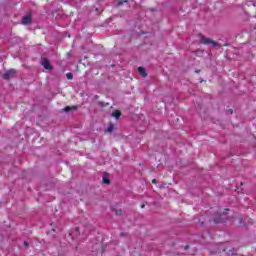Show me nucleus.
Returning a JSON list of instances; mask_svg holds the SVG:
<instances>
[{
  "label": "nucleus",
  "mask_w": 256,
  "mask_h": 256,
  "mask_svg": "<svg viewBox=\"0 0 256 256\" xmlns=\"http://www.w3.org/2000/svg\"><path fill=\"white\" fill-rule=\"evenodd\" d=\"M123 3H129V0H122Z\"/></svg>",
  "instance_id": "f3484780"
},
{
  "label": "nucleus",
  "mask_w": 256,
  "mask_h": 256,
  "mask_svg": "<svg viewBox=\"0 0 256 256\" xmlns=\"http://www.w3.org/2000/svg\"><path fill=\"white\" fill-rule=\"evenodd\" d=\"M227 211H229V209H225V212H223V215H227Z\"/></svg>",
  "instance_id": "dca6fc26"
},
{
  "label": "nucleus",
  "mask_w": 256,
  "mask_h": 256,
  "mask_svg": "<svg viewBox=\"0 0 256 256\" xmlns=\"http://www.w3.org/2000/svg\"><path fill=\"white\" fill-rule=\"evenodd\" d=\"M112 117H115V119H116L117 121H119V119L121 118V111L115 110V111L112 113Z\"/></svg>",
  "instance_id": "1a4fd4ad"
},
{
  "label": "nucleus",
  "mask_w": 256,
  "mask_h": 256,
  "mask_svg": "<svg viewBox=\"0 0 256 256\" xmlns=\"http://www.w3.org/2000/svg\"><path fill=\"white\" fill-rule=\"evenodd\" d=\"M200 43H202V45H212L213 47H219L218 42L213 41V40H211V38H208L205 36H201Z\"/></svg>",
  "instance_id": "f257e3e1"
},
{
  "label": "nucleus",
  "mask_w": 256,
  "mask_h": 256,
  "mask_svg": "<svg viewBox=\"0 0 256 256\" xmlns=\"http://www.w3.org/2000/svg\"><path fill=\"white\" fill-rule=\"evenodd\" d=\"M24 247H29V243L27 241L24 242Z\"/></svg>",
  "instance_id": "2eb2a0df"
},
{
  "label": "nucleus",
  "mask_w": 256,
  "mask_h": 256,
  "mask_svg": "<svg viewBox=\"0 0 256 256\" xmlns=\"http://www.w3.org/2000/svg\"><path fill=\"white\" fill-rule=\"evenodd\" d=\"M125 236H127V233H124V232L120 233V237H125Z\"/></svg>",
  "instance_id": "4468645a"
},
{
  "label": "nucleus",
  "mask_w": 256,
  "mask_h": 256,
  "mask_svg": "<svg viewBox=\"0 0 256 256\" xmlns=\"http://www.w3.org/2000/svg\"><path fill=\"white\" fill-rule=\"evenodd\" d=\"M63 111L69 113V111H77V106H66Z\"/></svg>",
  "instance_id": "6e6552de"
},
{
  "label": "nucleus",
  "mask_w": 256,
  "mask_h": 256,
  "mask_svg": "<svg viewBox=\"0 0 256 256\" xmlns=\"http://www.w3.org/2000/svg\"><path fill=\"white\" fill-rule=\"evenodd\" d=\"M103 183H105V185H111V180H109V178H107V176H103L102 178Z\"/></svg>",
  "instance_id": "9d476101"
},
{
  "label": "nucleus",
  "mask_w": 256,
  "mask_h": 256,
  "mask_svg": "<svg viewBox=\"0 0 256 256\" xmlns=\"http://www.w3.org/2000/svg\"><path fill=\"white\" fill-rule=\"evenodd\" d=\"M2 77L3 79H5V81H9V79H14V77H17V70L10 69L6 71Z\"/></svg>",
  "instance_id": "f03ea898"
},
{
  "label": "nucleus",
  "mask_w": 256,
  "mask_h": 256,
  "mask_svg": "<svg viewBox=\"0 0 256 256\" xmlns=\"http://www.w3.org/2000/svg\"><path fill=\"white\" fill-rule=\"evenodd\" d=\"M121 5H123V0L117 2V7H121Z\"/></svg>",
  "instance_id": "ddd939ff"
},
{
  "label": "nucleus",
  "mask_w": 256,
  "mask_h": 256,
  "mask_svg": "<svg viewBox=\"0 0 256 256\" xmlns=\"http://www.w3.org/2000/svg\"><path fill=\"white\" fill-rule=\"evenodd\" d=\"M184 249H185V251H187V249H189V246H185Z\"/></svg>",
  "instance_id": "aec40b11"
},
{
  "label": "nucleus",
  "mask_w": 256,
  "mask_h": 256,
  "mask_svg": "<svg viewBox=\"0 0 256 256\" xmlns=\"http://www.w3.org/2000/svg\"><path fill=\"white\" fill-rule=\"evenodd\" d=\"M112 211H114L115 215H123V210H121V209L117 210V209L113 208Z\"/></svg>",
  "instance_id": "9b49d317"
},
{
  "label": "nucleus",
  "mask_w": 256,
  "mask_h": 256,
  "mask_svg": "<svg viewBox=\"0 0 256 256\" xmlns=\"http://www.w3.org/2000/svg\"><path fill=\"white\" fill-rule=\"evenodd\" d=\"M76 231H79V227H76Z\"/></svg>",
  "instance_id": "4be33fe9"
},
{
  "label": "nucleus",
  "mask_w": 256,
  "mask_h": 256,
  "mask_svg": "<svg viewBox=\"0 0 256 256\" xmlns=\"http://www.w3.org/2000/svg\"><path fill=\"white\" fill-rule=\"evenodd\" d=\"M216 216H215V218H214V223H216V224H219V223H223L225 220L223 219V218H221V215H223V214H221V213H219V212H216V214H215Z\"/></svg>",
  "instance_id": "20e7f679"
},
{
  "label": "nucleus",
  "mask_w": 256,
  "mask_h": 256,
  "mask_svg": "<svg viewBox=\"0 0 256 256\" xmlns=\"http://www.w3.org/2000/svg\"><path fill=\"white\" fill-rule=\"evenodd\" d=\"M141 209H145V204H142V205H141Z\"/></svg>",
  "instance_id": "6ab92c4d"
},
{
  "label": "nucleus",
  "mask_w": 256,
  "mask_h": 256,
  "mask_svg": "<svg viewBox=\"0 0 256 256\" xmlns=\"http://www.w3.org/2000/svg\"><path fill=\"white\" fill-rule=\"evenodd\" d=\"M40 65H42V67H44V69H46L47 71H53V66L47 58H42Z\"/></svg>",
  "instance_id": "7ed1b4c3"
},
{
  "label": "nucleus",
  "mask_w": 256,
  "mask_h": 256,
  "mask_svg": "<svg viewBox=\"0 0 256 256\" xmlns=\"http://www.w3.org/2000/svg\"><path fill=\"white\" fill-rule=\"evenodd\" d=\"M138 73L141 75V77H147V70H145V68L143 67H138Z\"/></svg>",
  "instance_id": "423d86ee"
},
{
  "label": "nucleus",
  "mask_w": 256,
  "mask_h": 256,
  "mask_svg": "<svg viewBox=\"0 0 256 256\" xmlns=\"http://www.w3.org/2000/svg\"><path fill=\"white\" fill-rule=\"evenodd\" d=\"M152 183H157V179H153V180H152Z\"/></svg>",
  "instance_id": "a211bd4d"
},
{
  "label": "nucleus",
  "mask_w": 256,
  "mask_h": 256,
  "mask_svg": "<svg viewBox=\"0 0 256 256\" xmlns=\"http://www.w3.org/2000/svg\"><path fill=\"white\" fill-rule=\"evenodd\" d=\"M22 25H31V15H26L22 18Z\"/></svg>",
  "instance_id": "39448f33"
},
{
  "label": "nucleus",
  "mask_w": 256,
  "mask_h": 256,
  "mask_svg": "<svg viewBox=\"0 0 256 256\" xmlns=\"http://www.w3.org/2000/svg\"><path fill=\"white\" fill-rule=\"evenodd\" d=\"M114 130H115V124L110 122L107 129H105V133H113Z\"/></svg>",
  "instance_id": "0eeeda50"
},
{
  "label": "nucleus",
  "mask_w": 256,
  "mask_h": 256,
  "mask_svg": "<svg viewBox=\"0 0 256 256\" xmlns=\"http://www.w3.org/2000/svg\"><path fill=\"white\" fill-rule=\"evenodd\" d=\"M195 73H201V70H196Z\"/></svg>",
  "instance_id": "412c9836"
},
{
  "label": "nucleus",
  "mask_w": 256,
  "mask_h": 256,
  "mask_svg": "<svg viewBox=\"0 0 256 256\" xmlns=\"http://www.w3.org/2000/svg\"><path fill=\"white\" fill-rule=\"evenodd\" d=\"M67 79H73V73H67L66 74Z\"/></svg>",
  "instance_id": "f8f14e48"
}]
</instances>
